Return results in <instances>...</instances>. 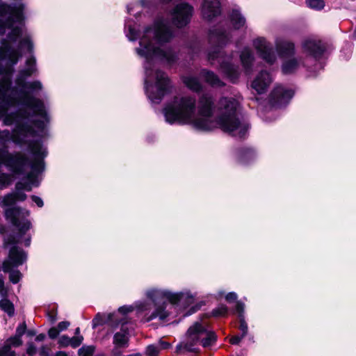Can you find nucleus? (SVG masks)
Segmentation results:
<instances>
[{
	"instance_id": "ddd939ff",
	"label": "nucleus",
	"mask_w": 356,
	"mask_h": 356,
	"mask_svg": "<svg viewBox=\"0 0 356 356\" xmlns=\"http://www.w3.org/2000/svg\"><path fill=\"white\" fill-rule=\"evenodd\" d=\"M209 38L211 44L222 46L229 41L231 33L229 30H226L221 26H219L210 31Z\"/></svg>"
},
{
	"instance_id": "a211bd4d",
	"label": "nucleus",
	"mask_w": 356,
	"mask_h": 356,
	"mask_svg": "<svg viewBox=\"0 0 356 356\" xmlns=\"http://www.w3.org/2000/svg\"><path fill=\"white\" fill-rule=\"evenodd\" d=\"M229 20L234 29H241L245 26L246 19L241 10L234 8L229 14Z\"/></svg>"
},
{
	"instance_id": "473e14b6",
	"label": "nucleus",
	"mask_w": 356,
	"mask_h": 356,
	"mask_svg": "<svg viewBox=\"0 0 356 356\" xmlns=\"http://www.w3.org/2000/svg\"><path fill=\"white\" fill-rule=\"evenodd\" d=\"M60 333L57 327H51L48 331V335L51 339H56Z\"/></svg>"
},
{
	"instance_id": "49530a36",
	"label": "nucleus",
	"mask_w": 356,
	"mask_h": 356,
	"mask_svg": "<svg viewBox=\"0 0 356 356\" xmlns=\"http://www.w3.org/2000/svg\"><path fill=\"white\" fill-rule=\"evenodd\" d=\"M79 334H80V328L77 327L75 330V336H81Z\"/></svg>"
},
{
	"instance_id": "dca6fc26",
	"label": "nucleus",
	"mask_w": 356,
	"mask_h": 356,
	"mask_svg": "<svg viewBox=\"0 0 356 356\" xmlns=\"http://www.w3.org/2000/svg\"><path fill=\"white\" fill-rule=\"evenodd\" d=\"M254 60L252 51L249 47H245L240 54V60L245 73L252 72Z\"/></svg>"
},
{
	"instance_id": "f03ea898",
	"label": "nucleus",
	"mask_w": 356,
	"mask_h": 356,
	"mask_svg": "<svg viewBox=\"0 0 356 356\" xmlns=\"http://www.w3.org/2000/svg\"><path fill=\"white\" fill-rule=\"evenodd\" d=\"M124 32L129 40H139L135 51L143 60L145 92L152 103L159 104L170 92L172 85L165 73L156 69L154 64L159 60L171 65L177 60V51L166 46L174 38V31L168 20L159 17L152 24L146 26L143 31L138 29L134 22L127 20Z\"/></svg>"
},
{
	"instance_id": "f704fd0d",
	"label": "nucleus",
	"mask_w": 356,
	"mask_h": 356,
	"mask_svg": "<svg viewBox=\"0 0 356 356\" xmlns=\"http://www.w3.org/2000/svg\"><path fill=\"white\" fill-rule=\"evenodd\" d=\"M35 353H36L35 346L32 343H29L28 344V347L26 349V353L30 356H33V355L35 354Z\"/></svg>"
},
{
	"instance_id": "a19ab883",
	"label": "nucleus",
	"mask_w": 356,
	"mask_h": 356,
	"mask_svg": "<svg viewBox=\"0 0 356 356\" xmlns=\"http://www.w3.org/2000/svg\"><path fill=\"white\" fill-rule=\"evenodd\" d=\"M159 345L161 346V349H166L169 347L170 344L168 342L160 341Z\"/></svg>"
},
{
	"instance_id": "4c0bfd02",
	"label": "nucleus",
	"mask_w": 356,
	"mask_h": 356,
	"mask_svg": "<svg viewBox=\"0 0 356 356\" xmlns=\"http://www.w3.org/2000/svg\"><path fill=\"white\" fill-rule=\"evenodd\" d=\"M238 296L235 292H229L225 296V299L228 302H233L237 299Z\"/></svg>"
},
{
	"instance_id": "b1692460",
	"label": "nucleus",
	"mask_w": 356,
	"mask_h": 356,
	"mask_svg": "<svg viewBox=\"0 0 356 356\" xmlns=\"http://www.w3.org/2000/svg\"><path fill=\"white\" fill-rule=\"evenodd\" d=\"M12 181L11 175L0 171V188L3 189L8 186Z\"/></svg>"
},
{
	"instance_id": "cd10ccee",
	"label": "nucleus",
	"mask_w": 356,
	"mask_h": 356,
	"mask_svg": "<svg viewBox=\"0 0 356 356\" xmlns=\"http://www.w3.org/2000/svg\"><path fill=\"white\" fill-rule=\"evenodd\" d=\"M227 306L221 305L212 311V314L214 316H222L227 313Z\"/></svg>"
},
{
	"instance_id": "39448f33",
	"label": "nucleus",
	"mask_w": 356,
	"mask_h": 356,
	"mask_svg": "<svg viewBox=\"0 0 356 356\" xmlns=\"http://www.w3.org/2000/svg\"><path fill=\"white\" fill-rule=\"evenodd\" d=\"M216 335L204 322H195L188 330L186 341L177 346V351L185 349L193 352L195 346L200 344L204 348L212 346L216 341Z\"/></svg>"
},
{
	"instance_id": "72a5a7b5",
	"label": "nucleus",
	"mask_w": 356,
	"mask_h": 356,
	"mask_svg": "<svg viewBox=\"0 0 356 356\" xmlns=\"http://www.w3.org/2000/svg\"><path fill=\"white\" fill-rule=\"evenodd\" d=\"M70 325V323L69 321H61L58 324L57 328L59 330L60 332L62 331L66 330L69 327Z\"/></svg>"
},
{
	"instance_id": "6e6552de",
	"label": "nucleus",
	"mask_w": 356,
	"mask_h": 356,
	"mask_svg": "<svg viewBox=\"0 0 356 356\" xmlns=\"http://www.w3.org/2000/svg\"><path fill=\"white\" fill-rule=\"evenodd\" d=\"M193 7L185 2L177 3L170 11L171 21L177 28H183L191 22Z\"/></svg>"
},
{
	"instance_id": "9b49d317",
	"label": "nucleus",
	"mask_w": 356,
	"mask_h": 356,
	"mask_svg": "<svg viewBox=\"0 0 356 356\" xmlns=\"http://www.w3.org/2000/svg\"><path fill=\"white\" fill-rule=\"evenodd\" d=\"M273 81V78L268 72L261 70L257 74L252 80L251 87L258 94H264L267 91Z\"/></svg>"
},
{
	"instance_id": "1a4fd4ad",
	"label": "nucleus",
	"mask_w": 356,
	"mask_h": 356,
	"mask_svg": "<svg viewBox=\"0 0 356 356\" xmlns=\"http://www.w3.org/2000/svg\"><path fill=\"white\" fill-rule=\"evenodd\" d=\"M252 45L258 56L268 65H273L277 61V56L271 44L263 37L255 38Z\"/></svg>"
},
{
	"instance_id": "c756f323",
	"label": "nucleus",
	"mask_w": 356,
	"mask_h": 356,
	"mask_svg": "<svg viewBox=\"0 0 356 356\" xmlns=\"http://www.w3.org/2000/svg\"><path fill=\"white\" fill-rule=\"evenodd\" d=\"M26 330V325L25 322H23V323H20L16 328L15 335L17 336L18 337H20L22 339V337L24 334Z\"/></svg>"
},
{
	"instance_id": "20e7f679",
	"label": "nucleus",
	"mask_w": 356,
	"mask_h": 356,
	"mask_svg": "<svg viewBox=\"0 0 356 356\" xmlns=\"http://www.w3.org/2000/svg\"><path fill=\"white\" fill-rule=\"evenodd\" d=\"M326 51L325 44L315 38L305 39L301 43V55L286 59L282 64L284 74L305 72L315 74L321 68L318 60Z\"/></svg>"
},
{
	"instance_id": "bb28decb",
	"label": "nucleus",
	"mask_w": 356,
	"mask_h": 356,
	"mask_svg": "<svg viewBox=\"0 0 356 356\" xmlns=\"http://www.w3.org/2000/svg\"><path fill=\"white\" fill-rule=\"evenodd\" d=\"M239 330L241 331L242 337H244L247 335L248 330V324L245 322L244 315H241V318H239Z\"/></svg>"
},
{
	"instance_id": "37998d69",
	"label": "nucleus",
	"mask_w": 356,
	"mask_h": 356,
	"mask_svg": "<svg viewBox=\"0 0 356 356\" xmlns=\"http://www.w3.org/2000/svg\"><path fill=\"white\" fill-rule=\"evenodd\" d=\"M55 356H67V355L65 352L59 351Z\"/></svg>"
},
{
	"instance_id": "c03bdc74",
	"label": "nucleus",
	"mask_w": 356,
	"mask_h": 356,
	"mask_svg": "<svg viewBox=\"0 0 356 356\" xmlns=\"http://www.w3.org/2000/svg\"><path fill=\"white\" fill-rule=\"evenodd\" d=\"M30 243H31V237L29 236L27 238H26L25 240V245L26 246H29L30 245Z\"/></svg>"
},
{
	"instance_id": "c85d7f7f",
	"label": "nucleus",
	"mask_w": 356,
	"mask_h": 356,
	"mask_svg": "<svg viewBox=\"0 0 356 356\" xmlns=\"http://www.w3.org/2000/svg\"><path fill=\"white\" fill-rule=\"evenodd\" d=\"M159 348L154 345L147 346L146 349V356H158Z\"/></svg>"
},
{
	"instance_id": "7c9ffc66",
	"label": "nucleus",
	"mask_w": 356,
	"mask_h": 356,
	"mask_svg": "<svg viewBox=\"0 0 356 356\" xmlns=\"http://www.w3.org/2000/svg\"><path fill=\"white\" fill-rule=\"evenodd\" d=\"M245 305L244 303L238 301L236 304V312L238 313V318H241V315H244Z\"/></svg>"
},
{
	"instance_id": "f8f14e48",
	"label": "nucleus",
	"mask_w": 356,
	"mask_h": 356,
	"mask_svg": "<svg viewBox=\"0 0 356 356\" xmlns=\"http://www.w3.org/2000/svg\"><path fill=\"white\" fill-rule=\"evenodd\" d=\"M221 0H204L201 14L204 19L212 20L221 13Z\"/></svg>"
},
{
	"instance_id": "4468645a",
	"label": "nucleus",
	"mask_w": 356,
	"mask_h": 356,
	"mask_svg": "<svg viewBox=\"0 0 356 356\" xmlns=\"http://www.w3.org/2000/svg\"><path fill=\"white\" fill-rule=\"evenodd\" d=\"M22 344V340L17 336H13L9 337L4 342L3 345L0 348V356L8 355L13 356L16 355L15 351L12 350V348H17Z\"/></svg>"
},
{
	"instance_id": "a18cd8bd",
	"label": "nucleus",
	"mask_w": 356,
	"mask_h": 356,
	"mask_svg": "<svg viewBox=\"0 0 356 356\" xmlns=\"http://www.w3.org/2000/svg\"><path fill=\"white\" fill-rule=\"evenodd\" d=\"M159 1L162 3L167 4V3H170L172 0H159Z\"/></svg>"
},
{
	"instance_id": "79ce46f5",
	"label": "nucleus",
	"mask_w": 356,
	"mask_h": 356,
	"mask_svg": "<svg viewBox=\"0 0 356 356\" xmlns=\"http://www.w3.org/2000/svg\"><path fill=\"white\" fill-rule=\"evenodd\" d=\"M45 339V334H40L35 337V340L38 341H42Z\"/></svg>"
},
{
	"instance_id": "7ed1b4c3",
	"label": "nucleus",
	"mask_w": 356,
	"mask_h": 356,
	"mask_svg": "<svg viewBox=\"0 0 356 356\" xmlns=\"http://www.w3.org/2000/svg\"><path fill=\"white\" fill-rule=\"evenodd\" d=\"M144 295L147 300L136 301L131 305H124L113 313H98L92 320V328L97 326L108 324L111 327L119 325L123 327L128 323V314L134 310L138 316H143L145 322H149L156 318L164 321L168 318L171 312L167 309L165 302L161 303L160 300H166L172 307H180L186 309L193 305L196 298V293L189 289H184L179 291H172L165 288L150 287L145 290Z\"/></svg>"
},
{
	"instance_id": "393cba45",
	"label": "nucleus",
	"mask_w": 356,
	"mask_h": 356,
	"mask_svg": "<svg viewBox=\"0 0 356 356\" xmlns=\"http://www.w3.org/2000/svg\"><path fill=\"white\" fill-rule=\"evenodd\" d=\"M306 2L309 7L316 10H321L325 6L323 0H306Z\"/></svg>"
},
{
	"instance_id": "e433bc0d",
	"label": "nucleus",
	"mask_w": 356,
	"mask_h": 356,
	"mask_svg": "<svg viewBox=\"0 0 356 356\" xmlns=\"http://www.w3.org/2000/svg\"><path fill=\"white\" fill-rule=\"evenodd\" d=\"M31 200H33V202H34L38 207H42L43 205H44V202H43V200L38 196H36V195H32L31 197Z\"/></svg>"
},
{
	"instance_id": "de8ad7c7",
	"label": "nucleus",
	"mask_w": 356,
	"mask_h": 356,
	"mask_svg": "<svg viewBox=\"0 0 356 356\" xmlns=\"http://www.w3.org/2000/svg\"><path fill=\"white\" fill-rule=\"evenodd\" d=\"M128 13H131L129 7H128Z\"/></svg>"
},
{
	"instance_id": "2f4dec72",
	"label": "nucleus",
	"mask_w": 356,
	"mask_h": 356,
	"mask_svg": "<svg viewBox=\"0 0 356 356\" xmlns=\"http://www.w3.org/2000/svg\"><path fill=\"white\" fill-rule=\"evenodd\" d=\"M48 320L51 323H54L57 321V311L51 309L47 314Z\"/></svg>"
},
{
	"instance_id": "f3484780",
	"label": "nucleus",
	"mask_w": 356,
	"mask_h": 356,
	"mask_svg": "<svg viewBox=\"0 0 356 356\" xmlns=\"http://www.w3.org/2000/svg\"><path fill=\"white\" fill-rule=\"evenodd\" d=\"M83 340V337L82 336L69 337L68 336L63 334L58 338V344L60 348H66L67 346L76 348L81 344Z\"/></svg>"
},
{
	"instance_id": "6ab92c4d",
	"label": "nucleus",
	"mask_w": 356,
	"mask_h": 356,
	"mask_svg": "<svg viewBox=\"0 0 356 356\" xmlns=\"http://www.w3.org/2000/svg\"><path fill=\"white\" fill-rule=\"evenodd\" d=\"M200 74L204 79L205 82L212 87H221L224 86V83L211 71L202 70Z\"/></svg>"
},
{
	"instance_id": "c9c22d12",
	"label": "nucleus",
	"mask_w": 356,
	"mask_h": 356,
	"mask_svg": "<svg viewBox=\"0 0 356 356\" xmlns=\"http://www.w3.org/2000/svg\"><path fill=\"white\" fill-rule=\"evenodd\" d=\"M0 294L1 296H7V291L4 288V282L1 275H0Z\"/></svg>"
},
{
	"instance_id": "ea45409f",
	"label": "nucleus",
	"mask_w": 356,
	"mask_h": 356,
	"mask_svg": "<svg viewBox=\"0 0 356 356\" xmlns=\"http://www.w3.org/2000/svg\"><path fill=\"white\" fill-rule=\"evenodd\" d=\"M243 337L241 336H235L230 339V343L232 344H238Z\"/></svg>"
},
{
	"instance_id": "aec40b11",
	"label": "nucleus",
	"mask_w": 356,
	"mask_h": 356,
	"mask_svg": "<svg viewBox=\"0 0 356 356\" xmlns=\"http://www.w3.org/2000/svg\"><path fill=\"white\" fill-rule=\"evenodd\" d=\"M184 85L193 92H199L202 89V86L198 78L193 75L182 76Z\"/></svg>"
},
{
	"instance_id": "412c9836",
	"label": "nucleus",
	"mask_w": 356,
	"mask_h": 356,
	"mask_svg": "<svg viewBox=\"0 0 356 356\" xmlns=\"http://www.w3.org/2000/svg\"><path fill=\"white\" fill-rule=\"evenodd\" d=\"M113 343L118 348H124L128 345V333L122 327L120 332L115 334Z\"/></svg>"
},
{
	"instance_id": "f257e3e1",
	"label": "nucleus",
	"mask_w": 356,
	"mask_h": 356,
	"mask_svg": "<svg viewBox=\"0 0 356 356\" xmlns=\"http://www.w3.org/2000/svg\"><path fill=\"white\" fill-rule=\"evenodd\" d=\"M239 109L236 99L222 97L217 103L214 117V101L211 95L203 94L197 102L195 97L184 95L175 96L165 105L163 113L165 121L171 124H188L202 131L220 128L234 137L243 138L248 134L250 125L238 118Z\"/></svg>"
},
{
	"instance_id": "423d86ee",
	"label": "nucleus",
	"mask_w": 356,
	"mask_h": 356,
	"mask_svg": "<svg viewBox=\"0 0 356 356\" xmlns=\"http://www.w3.org/2000/svg\"><path fill=\"white\" fill-rule=\"evenodd\" d=\"M208 60L213 65H219L220 71L232 83H236L241 75V71L238 66L234 65L231 57L224 54L219 49L211 51L208 54Z\"/></svg>"
},
{
	"instance_id": "58836bf2",
	"label": "nucleus",
	"mask_w": 356,
	"mask_h": 356,
	"mask_svg": "<svg viewBox=\"0 0 356 356\" xmlns=\"http://www.w3.org/2000/svg\"><path fill=\"white\" fill-rule=\"evenodd\" d=\"M200 309V306L197 305H193L192 306L190 309L186 312L184 316H188V315H191L195 312H196L198 309Z\"/></svg>"
},
{
	"instance_id": "5701e85b",
	"label": "nucleus",
	"mask_w": 356,
	"mask_h": 356,
	"mask_svg": "<svg viewBox=\"0 0 356 356\" xmlns=\"http://www.w3.org/2000/svg\"><path fill=\"white\" fill-rule=\"evenodd\" d=\"M2 298L0 300V308L6 312L9 316H12L15 313V307L13 304L8 298L7 296H1Z\"/></svg>"
},
{
	"instance_id": "2eb2a0df",
	"label": "nucleus",
	"mask_w": 356,
	"mask_h": 356,
	"mask_svg": "<svg viewBox=\"0 0 356 356\" xmlns=\"http://www.w3.org/2000/svg\"><path fill=\"white\" fill-rule=\"evenodd\" d=\"M275 45L278 54L282 56L293 54L295 52L294 43L282 38H275Z\"/></svg>"
},
{
	"instance_id": "4be33fe9",
	"label": "nucleus",
	"mask_w": 356,
	"mask_h": 356,
	"mask_svg": "<svg viewBox=\"0 0 356 356\" xmlns=\"http://www.w3.org/2000/svg\"><path fill=\"white\" fill-rule=\"evenodd\" d=\"M256 157V153L254 149L251 148H246L243 149L238 153V159L241 163H247L252 161Z\"/></svg>"
},
{
	"instance_id": "9d476101",
	"label": "nucleus",
	"mask_w": 356,
	"mask_h": 356,
	"mask_svg": "<svg viewBox=\"0 0 356 356\" xmlns=\"http://www.w3.org/2000/svg\"><path fill=\"white\" fill-rule=\"evenodd\" d=\"M294 95L292 89L282 85H276L269 95V103L273 106L281 107L286 105Z\"/></svg>"
},
{
	"instance_id": "a878e982",
	"label": "nucleus",
	"mask_w": 356,
	"mask_h": 356,
	"mask_svg": "<svg viewBox=\"0 0 356 356\" xmlns=\"http://www.w3.org/2000/svg\"><path fill=\"white\" fill-rule=\"evenodd\" d=\"M95 347L92 346H83L79 350V356H92Z\"/></svg>"
},
{
	"instance_id": "0eeeda50",
	"label": "nucleus",
	"mask_w": 356,
	"mask_h": 356,
	"mask_svg": "<svg viewBox=\"0 0 356 356\" xmlns=\"http://www.w3.org/2000/svg\"><path fill=\"white\" fill-rule=\"evenodd\" d=\"M26 259L24 251L17 247H13L10 250L9 259L3 263V270L10 272V281L17 284L21 279L22 274L19 270H11L12 266L17 267L22 265Z\"/></svg>"
}]
</instances>
